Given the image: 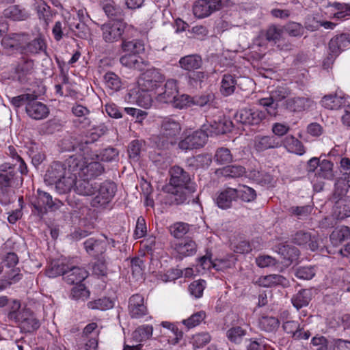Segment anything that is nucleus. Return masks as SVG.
<instances>
[{
    "mask_svg": "<svg viewBox=\"0 0 350 350\" xmlns=\"http://www.w3.org/2000/svg\"><path fill=\"white\" fill-rule=\"evenodd\" d=\"M79 149V152L67 159V165L74 172L75 176L91 180L100 176L105 168L100 162L94 161V158L95 156L98 159L99 156L92 155L91 150L87 146L80 145Z\"/></svg>",
    "mask_w": 350,
    "mask_h": 350,
    "instance_id": "nucleus-1",
    "label": "nucleus"
},
{
    "mask_svg": "<svg viewBox=\"0 0 350 350\" xmlns=\"http://www.w3.org/2000/svg\"><path fill=\"white\" fill-rule=\"evenodd\" d=\"M165 80L164 75L157 68H149L142 72L137 82L138 91L132 92V94H136V100L138 105L144 108L150 107L152 99L147 92L156 90Z\"/></svg>",
    "mask_w": 350,
    "mask_h": 350,
    "instance_id": "nucleus-2",
    "label": "nucleus"
},
{
    "mask_svg": "<svg viewBox=\"0 0 350 350\" xmlns=\"http://www.w3.org/2000/svg\"><path fill=\"white\" fill-rule=\"evenodd\" d=\"M75 179V174L69 169L67 160L65 163L59 161L52 163L44 175V181L49 185H55L57 191L59 193L70 191Z\"/></svg>",
    "mask_w": 350,
    "mask_h": 350,
    "instance_id": "nucleus-3",
    "label": "nucleus"
},
{
    "mask_svg": "<svg viewBox=\"0 0 350 350\" xmlns=\"http://www.w3.org/2000/svg\"><path fill=\"white\" fill-rule=\"evenodd\" d=\"M31 204L36 211L38 215H43L47 211H55L62 207L63 203L58 199H53L47 192L38 189L36 194L32 198Z\"/></svg>",
    "mask_w": 350,
    "mask_h": 350,
    "instance_id": "nucleus-4",
    "label": "nucleus"
},
{
    "mask_svg": "<svg viewBox=\"0 0 350 350\" xmlns=\"http://www.w3.org/2000/svg\"><path fill=\"white\" fill-rule=\"evenodd\" d=\"M288 94L289 91L287 88L279 86L271 92L269 97L259 99L258 103L266 107L269 115L275 116L278 113V103L286 98Z\"/></svg>",
    "mask_w": 350,
    "mask_h": 350,
    "instance_id": "nucleus-5",
    "label": "nucleus"
},
{
    "mask_svg": "<svg viewBox=\"0 0 350 350\" xmlns=\"http://www.w3.org/2000/svg\"><path fill=\"white\" fill-rule=\"evenodd\" d=\"M208 137V134L202 126L200 129L187 134L179 142L178 146L183 150L200 148L206 144Z\"/></svg>",
    "mask_w": 350,
    "mask_h": 350,
    "instance_id": "nucleus-6",
    "label": "nucleus"
},
{
    "mask_svg": "<svg viewBox=\"0 0 350 350\" xmlns=\"http://www.w3.org/2000/svg\"><path fill=\"white\" fill-rule=\"evenodd\" d=\"M96 191H97V194L92 200V206L95 207L105 206L114 197L116 192V185L112 181H105L100 185Z\"/></svg>",
    "mask_w": 350,
    "mask_h": 350,
    "instance_id": "nucleus-7",
    "label": "nucleus"
},
{
    "mask_svg": "<svg viewBox=\"0 0 350 350\" xmlns=\"http://www.w3.org/2000/svg\"><path fill=\"white\" fill-rule=\"evenodd\" d=\"M126 24L120 21H110L100 26L103 39L108 43L120 40L124 32Z\"/></svg>",
    "mask_w": 350,
    "mask_h": 350,
    "instance_id": "nucleus-8",
    "label": "nucleus"
},
{
    "mask_svg": "<svg viewBox=\"0 0 350 350\" xmlns=\"http://www.w3.org/2000/svg\"><path fill=\"white\" fill-rule=\"evenodd\" d=\"M46 41L41 36L30 40L28 35L25 34L21 55L27 57L39 55L42 53L46 55Z\"/></svg>",
    "mask_w": 350,
    "mask_h": 350,
    "instance_id": "nucleus-9",
    "label": "nucleus"
},
{
    "mask_svg": "<svg viewBox=\"0 0 350 350\" xmlns=\"http://www.w3.org/2000/svg\"><path fill=\"white\" fill-rule=\"evenodd\" d=\"M222 3V0H198L193 6V13L196 17L204 18L219 10Z\"/></svg>",
    "mask_w": 350,
    "mask_h": 350,
    "instance_id": "nucleus-10",
    "label": "nucleus"
},
{
    "mask_svg": "<svg viewBox=\"0 0 350 350\" xmlns=\"http://www.w3.org/2000/svg\"><path fill=\"white\" fill-rule=\"evenodd\" d=\"M282 146V139L271 135H257L253 139V148L257 152H262L270 149H277Z\"/></svg>",
    "mask_w": 350,
    "mask_h": 350,
    "instance_id": "nucleus-11",
    "label": "nucleus"
},
{
    "mask_svg": "<svg viewBox=\"0 0 350 350\" xmlns=\"http://www.w3.org/2000/svg\"><path fill=\"white\" fill-rule=\"evenodd\" d=\"M234 118L243 124L258 125L265 118V113L258 109L244 108L236 113Z\"/></svg>",
    "mask_w": 350,
    "mask_h": 350,
    "instance_id": "nucleus-12",
    "label": "nucleus"
},
{
    "mask_svg": "<svg viewBox=\"0 0 350 350\" xmlns=\"http://www.w3.org/2000/svg\"><path fill=\"white\" fill-rule=\"evenodd\" d=\"M19 324L21 329L26 332H31L38 329L40 322L35 314L28 308H24L19 312V316L14 321Z\"/></svg>",
    "mask_w": 350,
    "mask_h": 350,
    "instance_id": "nucleus-13",
    "label": "nucleus"
},
{
    "mask_svg": "<svg viewBox=\"0 0 350 350\" xmlns=\"http://www.w3.org/2000/svg\"><path fill=\"white\" fill-rule=\"evenodd\" d=\"M27 103L25 111L27 115L33 119L41 120L47 117L49 110L47 106L37 100V96L33 95V98Z\"/></svg>",
    "mask_w": 350,
    "mask_h": 350,
    "instance_id": "nucleus-14",
    "label": "nucleus"
},
{
    "mask_svg": "<svg viewBox=\"0 0 350 350\" xmlns=\"http://www.w3.org/2000/svg\"><path fill=\"white\" fill-rule=\"evenodd\" d=\"M129 311L131 317L139 319L148 314V309L144 304V298L142 295H132L129 301Z\"/></svg>",
    "mask_w": 350,
    "mask_h": 350,
    "instance_id": "nucleus-15",
    "label": "nucleus"
},
{
    "mask_svg": "<svg viewBox=\"0 0 350 350\" xmlns=\"http://www.w3.org/2000/svg\"><path fill=\"white\" fill-rule=\"evenodd\" d=\"M237 194L236 189L226 187L218 191L214 200L219 208L228 209L237 200Z\"/></svg>",
    "mask_w": 350,
    "mask_h": 350,
    "instance_id": "nucleus-16",
    "label": "nucleus"
},
{
    "mask_svg": "<svg viewBox=\"0 0 350 350\" xmlns=\"http://www.w3.org/2000/svg\"><path fill=\"white\" fill-rule=\"evenodd\" d=\"M181 131L180 123L170 117L165 118L161 123V133L168 139L170 143H173V140L179 135Z\"/></svg>",
    "mask_w": 350,
    "mask_h": 350,
    "instance_id": "nucleus-17",
    "label": "nucleus"
},
{
    "mask_svg": "<svg viewBox=\"0 0 350 350\" xmlns=\"http://www.w3.org/2000/svg\"><path fill=\"white\" fill-rule=\"evenodd\" d=\"M170 185L176 188H185L189 185L191 178L188 172L179 166H174L170 170Z\"/></svg>",
    "mask_w": 350,
    "mask_h": 350,
    "instance_id": "nucleus-18",
    "label": "nucleus"
},
{
    "mask_svg": "<svg viewBox=\"0 0 350 350\" xmlns=\"http://www.w3.org/2000/svg\"><path fill=\"white\" fill-rule=\"evenodd\" d=\"M313 104L314 101L309 97L296 96L288 98L284 103V107L293 112H301L308 110Z\"/></svg>",
    "mask_w": 350,
    "mask_h": 350,
    "instance_id": "nucleus-19",
    "label": "nucleus"
},
{
    "mask_svg": "<svg viewBox=\"0 0 350 350\" xmlns=\"http://www.w3.org/2000/svg\"><path fill=\"white\" fill-rule=\"evenodd\" d=\"M232 122L226 118L219 119L218 121H214L213 123L204 124L202 128L205 129V132L208 136L213 135L224 134L231 131Z\"/></svg>",
    "mask_w": 350,
    "mask_h": 350,
    "instance_id": "nucleus-20",
    "label": "nucleus"
},
{
    "mask_svg": "<svg viewBox=\"0 0 350 350\" xmlns=\"http://www.w3.org/2000/svg\"><path fill=\"white\" fill-rule=\"evenodd\" d=\"M34 61L27 56H23L15 67V73L20 81L23 82L33 72Z\"/></svg>",
    "mask_w": 350,
    "mask_h": 350,
    "instance_id": "nucleus-21",
    "label": "nucleus"
},
{
    "mask_svg": "<svg viewBox=\"0 0 350 350\" xmlns=\"http://www.w3.org/2000/svg\"><path fill=\"white\" fill-rule=\"evenodd\" d=\"M350 47V35L340 33L333 37L329 42L330 52L335 56L338 55L341 51Z\"/></svg>",
    "mask_w": 350,
    "mask_h": 350,
    "instance_id": "nucleus-22",
    "label": "nucleus"
},
{
    "mask_svg": "<svg viewBox=\"0 0 350 350\" xmlns=\"http://www.w3.org/2000/svg\"><path fill=\"white\" fill-rule=\"evenodd\" d=\"M293 242L299 245L308 247L312 251L319 248V239L308 232L299 230L293 237Z\"/></svg>",
    "mask_w": 350,
    "mask_h": 350,
    "instance_id": "nucleus-23",
    "label": "nucleus"
},
{
    "mask_svg": "<svg viewBox=\"0 0 350 350\" xmlns=\"http://www.w3.org/2000/svg\"><path fill=\"white\" fill-rule=\"evenodd\" d=\"M178 92L177 81L168 79L162 88V92L157 94V99L161 103H170L176 98Z\"/></svg>",
    "mask_w": 350,
    "mask_h": 350,
    "instance_id": "nucleus-24",
    "label": "nucleus"
},
{
    "mask_svg": "<svg viewBox=\"0 0 350 350\" xmlns=\"http://www.w3.org/2000/svg\"><path fill=\"white\" fill-rule=\"evenodd\" d=\"M88 275V272L83 267L69 266L64 275V281L68 284L81 283Z\"/></svg>",
    "mask_w": 350,
    "mask_h": 350,
    "instance_id": "nucleus-25",
    "label": "nucleus"
},
{
    "mask_svg": "<svg viewBox=\"0 0 350 350\" xmlns=\"http://www.w3.org/2000/svg\"><path fill=\"white\" fill-rule=\"evenodd\" d=\"M255 283L260 286L267 288L276 286L286 287L288 285V280L281 275L271 274L258 278Z\"/></svg>",
    "mask_w": 350,
    "mask_h": 350,
    "instance_id": "nucleus-26",
    "label": "nucleus"
},
{
    "mask_svg": "<svg viewBox=\"0 0 350 350\" xmlns=\"http://www.w3.org/2000/svg\"><path fill=\"white\" fill-rule=\"evenodd\" d=\"M24 38L25 34L13 33L5 36L1 40V44L5 49L21 54Z\"/></svg>",
    "mask_w": 350,
    "mask_h": 350,
    "instance_id": "nucleus-27",
    "label": "nucleus"
},
{
    "mask_svg": "<svg viewBox=\"0 0 350 350\" xmlns=\"http://www.w3.org/2000/svg\"><path fill=\"white\" fill-rule=\"evenodd\" d=\"M334 215L336 219H344L350 217V196L338 200L334 206Z\"/></svg>",
    "mask_w": 350,
    "mask_h": 350,
    "instance_id": "nucleus-28",
    "label": "nucleus"
},
{
    "mask_svg": "<svg viewBox=\"0 0 350 350\" xmlns=\"http://www.w3.org/2000/svg\"><path fill=\"white\" fill-rule=\"evenodd\" d=\"M15 164L4 163L0 165V187L10 188L16 175Z\"/></svg>",
    "mask_w": 350,
    "mask_h": 350,
    "instance_id": "nucleus-29",
    "label": "nucleus"
},
{
    "mask_svg": "<svg viewBox=\"0 0 350 350\" xmlns=\"http://www.w3.org/2000/svg\"><path fill=\"white\" fill-rule=\"evenodd\" d=\"M86 252L91 256H96L106 251L107 243L104 241L90 238L84 243Z\"/></svg>",
    "mask_w": 350,
    "mask_h": 350,
    "instance_id": "nucleus-30",
    "label": "nucleus"
},
{
    "mask_svg": "<svg viewBox=\"0 0 350 350\" xmlns=\"http://www.w3.org/2000/svg\"><path fill=\"white\" fill-rule=\"evenodd\" d=\"M76 176V179L72 189L81 196H91L96 193V187H94L88 180L90 179L79 178Z\"/></svg>",
    "mask_w": 350,
    "mask_h": 350,
    "instance_id": "nucleus-31",
    "label": "nucleus"
},
{
    "mask_svg": "<svg viewBox=\"0 0 350 350\" xmlns=\"http://www.w3.org/2000/svg\"><path fill=\"white\" fill-rule=\"evenodd\" d=\"M178 63L183 70L191 71L200 68L202 64V60L200 55L193 54L181 57Z\"/></svg>",
    "mask_w": 350,
    "mask_h": 350,
    "instance_id": "nucleus-32",
    "label": "nucleus"
},
{
    "mask_svg": "<svg viewBox=\"0 0 350 350\" xmlns=\"http://www.w3.org/2000/svg\"><path fill=\"white\" fill-rule=\"evenodd\" d=\"M282 142V146L290 152L298 155H303L306 152L302 142L293 135L286 136Z\"/></svg>",
    "mask_w": 350,
    "mask_h": 350,
    "instance_id": "nucleus-33",
    "label": "nucleus"
},
{
    "mask_svg": "<svg viewBox=\"0 0 350 350\" xmlns=\"http://www.w3.org/2000/svg\"><path fill=\"white\" fill-rule=\"evenodd\" d=\"M323 107L331 110H337L346 104V98L344 96L336 94L325 96L321 100Z\"/></svg>",
    "mask_w": 350,
    "mask_h": 350,
    "instance_id": "nucleus-34",
    "label": "nucleus"
},
{
    "mask_svg": "<svg viewBox=\"0 0 350 350\" xmlns=\"http://www.w3.org/2000/svg\"><path fill=\"white\" fill-rule=\"evenodd\" d=\"M312 299V292L310 289H301L291 298L293 306L297 310L307 306Z\"/></svg>",
    "mask_w": 350,
    "mask_h": 350,
    "instance_id": "nucleus-35",
    "label": "nucleus"
},
{
    "mask_svg": "<svg viewBox=\"0 0 350 350\" xmlns=\"http://www.w3.org/2000/svg\"><path fill=\"white\" fill-rule=\"evenodd\" d=\"M282 327L284 330L289 334H291L293 338L296 340L308 339L310 336V332L307 330L304 332V336H301L299 330V323L295 321H287L283 323Z\"/></svg>",
    "mask_w": 350,
    "mask_h": 350,
    "instance_id": "nucleus-36",
    "label": "nucleus"
},
{
    "mask_svg": "<svg viewBox=\"0 0 350 350\" xmlns=\"http://www.w3.org/2000/svg\"><path fill=\"white\" fill-rule=\"evenodd\" d=\"M236 77L230 74H225L223 75L221 81L220 92L224 96H228L232 94L237 86Z\"/></svg>",
    "mask_w": 350,
    "mask_h": 350,
    "instance_id": "nucleus-37",
    "label": "nucleus"
},
{
    "mask_svg": "<svg viewBox=\"0 0 350 350\" xmlns=\"http://www.w3.org/2000/svg\"><path fill=\"white\" fill-rule=\"evenodd\" d=\"M3 16L13 21H23L28 18V13L18 5H12L3 10Z\"/></svg>",
    "mask_w": 350,
    "mask_h": 350,
    "instance_id": "nucleus-38",
    "label": "nucleus"
},
{
    "mask_svg": "<svg viewBox=\"0 0 350 350\" xmlns=\"http://www.w3.org/2000/svg\"><path fill=\"white\" fill-rule=\"evenodd\" d=\"M315 176L317 179L332 180L334 177L333 163L326 159L322 160Z\"/></svg>",
    "mask_w": 350,
    "mask_h": 350,
    "instance_id": "nucleus-39",
    "label": "nucleus"
},
{
    "mask_svg": "<svg viewBox=\"0 0 350 350\" xmlns=\"http://www.w3.org/2000/svg\"><path fill=\"white\" fill-rule=\"evenodd\" d=\"M69 266L59 261H53L47 268L46 273L49 278H55L59 275H62L64 279V275L69 269Z\"/></svg>",
    "mask_w": 350,
    "mask_h": 350,
    "instance_id": "nucleus-40",
    "label": "nucleus"
},
{
    "mask_svg": "<svg viewBox=\"0 0 350 350\" xmlns=\"http://www.w3.org/2000/svg\"><path fill=\"white\" fill-rule=\"evenodd\" d=\"M68 27L70 31L72 32L75 36L80 38H86L88 37V28L84 23L77 21L75 18L70 21V18H69Z\"/></svg>",
    "mask_w": 350,
    "mask_h": 350,
    "instance_id": "nucleus-41",
    "label": "nucleus"
},
{
    "mask_svg": "<svg viewBox=\"0 0 350 350\" xmlns=\"http://www.w3.org/2000/svg\"><path fill=\"white\" fill-rule=\"evenodd\" d=\"M176 250L182 257L194 255L197 252L196 242L191 239H187L184 242L176 245Z\"/></svg>",
    "mask_w": 350,
    "mask_h": 350,
    "instance_id": "nucleus-42",
    "label": "nucleus"
},
{
    "mask_svg": "<svg viewBox=\"0 0 350 350\" xmlns=\"http://www.w3.org/2000/svg\"><path fill=\"white\" fill-rule=\"evenodd\" d=\"M350 238V229L345 226L335 228L330 234L332 243L337 245Z\"/></svg>",
    "mask_w": 350,
    "mask_h": 350,
    "instance_id": "nucleus-43",
    "label": "nucleus"
},
{
    "mask_svg": "<svg viewBox=\"0 0 350 350\" xmlns=\"http://www.w3.org/2000/svg\"><path fill=\"white\" fill-rule=\"evenodd\" d=\"M122 49L129 54H139L144 51V43L139 40H126L122 42Z\"/></svg>",
    "mask_w": 350,
    "mask_h": 350,
    "instance_id": "nucleus-44",
    "label": "nucleus"
},
{
    "mask_svg": "<svg viewBox=\"0 0 350 350\" xmlns=\"http://www.w3.org/2000/svg\"><path fill=\"white\" fill-rule=\"evenodd\" d=\"M153 327L152 325H143L137 327L132 334L133 339L137 342H142L150 338L152 335Z\"/></svg>",
    "mask_w": 350,
    "mask_h": 350,
    "instance_id": "nucleus-45",
    "label": "nucleus"
},
{
    "mask_svg": "<svg viewBox=\"0 0 350 350\" xmlns=\"http://www.w3.org/2000/svg\"><path fill=\"white\" fill-rule=\"evenodd\" d=\"M220 173L225 177L235 178L242 176L245 173V169L240 165H231L221 169Z\"/></svg>",
    "mask_w": 350,
    "mask_h": 350,
    "instance_id": "nucleus-46",
    "label": "nucleus"
},
{
    "mask_svg": "<svg viewBox=\"0 0 350 350\" xmlns=\"http://www.w3.org/2000/svg\"><path fill=\"white\" fill-rule=\"evenodd\" d=\"M278 325L279 321L273 317H262L258 322L259 328L267 332H271L276 330Z\"/></svg>",
    "mask_w": 350,
    "mask_h": 350,
    "instance_id": "nucleus-47",
    "label": "nucleus"
},
{
    "mask_svg": "<svg viewBox=\"0 0 350 350\" xmlns=\"http://www.w3.org/2000/svg\"><path fill=\"white\" fill-rule=\"evenodd\" d=\"M247 331L240 326H235L230 328L226 332L227 338L234 344L241 343L243 337L246 335Z\"/></svg>",
    "mask_w": 350,
    "mask_h": 350,
    "instance_id": "nucleus-48",
    "label": "nucleus"
},
{
    "mask_svg": "<svg viewBox=\"0 0 350 350\" xmlns=\"http://www.w3.org/2000/svg\"><path fill=\"white\" fill-rule=\"evenodd\" d=\"M279 253L286 260L285 262L291 263L298 258L299 252L295 247L290 245H283L279 248Z\"/></svg>",
    "mask_w": 350,
    "mask_h": 350,
    "instance_id": "nucleus-49",
    "label": "nucleus"
},
{
    "mask_svg": "<svg viewBox=\"0 0 350 350\" xmlns=\"http://www.w3.org/2000/svg\"><path fill=\"white\" fill-rule=\"evenodd\" d=\"M214 160L219 165H225L232 161L233 156L228 148L221 147L217 149Z\"/></svg>",
    "mask_w": 350,
    "mask_h": 350,
    "instance_id": "nucleus-50",
    "label": "nucleus"
},
{
    "mask_svg": "<svg viewBox=\"0 0 350 350\" xmlns=\"http://www.w3.org/2000/svg\"><path fill=\"white\" fill-rule=\"evenodd\" d=\"M88 307L92 310H107L113 307V301L109 297H102L88 303Z\"/></svg>",
    "mask_w": 350,
    "mask_h": 350,
    "instance_id": "nucleus-51",
    "label": "nucleus"
},
{
    "mask_svg": "<svg viewBox=\"0 0 350 350\" xmlns=\"http://www.w3.org/2000/svg\"><path fill=\"white\" fill-rule=\"evenodd\" d=\"M237 199L240 198L242 201L250 202L253 201L256 196V191L252 188L246 185L239 186L236 189Z\"/></svg>",
    "mask_w": 350,
    "mask_h": 350,
    "instance_id": "nucleus-52",
    "label": "nucleus"
},
{
    "mask_svg": "<svg viewBox=\"0 0 350 350\" xmlns=\"http://www.w3.org/2000/svg\"><path fill=\"white\" fill-rule=\"evenodd\" d=\"M172 236L176 239L183 237L189 230V225L185 222H176L169 228Z\"/></svg>",
    "mask_w": 350,
    "mask_h": 350,
    "instance_id": "nucleus-53",
    "label": "nucleus"
},
{
    "mask_svg": "<svg viewBox=\"0 0 350 350\" xmlns=\"http://www.w3.org/2000/svg\"><path fill=\"white\" fill-rule=\"evenodd\" d=\"M282 29L275 25L269 26L267 30L261 32V36H265L269 42L277 43L282 38Z\"/></svg>",
    "mask_w": 350,
    "mask_h": 350,
    "instance_id": "nucleus-54",
    "label": "nucleus"
},
{
    "mask_svg": "<svg viewBox=\"0 0 350 350\" xmlns=\"http://www.w3.org/2000/svg\"><path fill=\"white\" fill-rule=\"evenodd\" d=\"M193 191L191 187H185V188L178 189L174 187V191L172 193L174 194L176 204H181L185 203Z\"/></svg>",
    "mask_w": 350,
    "mask_h": 350,
    "instance_id": "nucleus-55",
    "label": "nucleus"
},
{
    "mask_svg": "<svg viewBox=\"0 0 350 350\" xmlns=\"http://www.w3.org/2000/svg\"><path fill=\"white\" fill-rule=\"evenodd\" d=\"M170 104L176 109L187 108L192 105V97L187 94H178V92L176 98L172 100Z\"/></svg>",
    "mask_w": 350,
    "mask_h": 350,
    "instance_id": "nucleus-56",
    "label": "nucleus"
},
{
    "mask_svg": "<svg viewBox=\"0 0 350 350\" xmlns=\"http://www.w3.org/2000/svg\"><path fill=\"white\" fill-rule=\"evenodd\" d=\"M66 26H68V23L61 21L55 22L52 29V33L56 41L61 40L64 36H68L70 30H68V28H66Z\"/></svg>",
    "mask_w": 350,
    "mask_h": 350,
    "instance_id": "nucleus-57",
    "label": "nucleus"
},
{
    "mask_svg": "<svg viewBox=\"0 0 350 350\" xmlns=\"http://www.w3.org/2000/svg\"><path fill=\"white\" fill-rule=\"evenodd\" d=\"M332 6L337 10V12L334 14V18L342 21L350 16L349 4L334 2L332 3Z\"/></svg>",
    "mask_w": 350,
    "mask_h": 350,
    "instance_id": "nucleus-58",
    "label": "nucleus"
},
{
    "mask_svg": "<svg viewBox=\"0 0 350 350\" xmlns=\"http://www.w3.org/2000/svg\"><path fill=\"white\" fill-rule=\"evenodd\" d=\"M206 317V314L204 311H199L193 314L190 317L182 321L188 329L193 328L198 325Z\"/></svg>",
    "mask_w": 350,
    "mask_h": 350,
    "instance_id": "nucleus-59",
    "label": "nucleus"
},
{
    "mask_svg": "<svg viewBox=\"0 0 350 350\" xmlns=\"http://www.w3.org/2000/svg\"><path fill=\"white\" fill-rule=\"evenodd\" d=\"M89 296H90L89 291L86 288L85 285L82 283L75 284V286L71 290L70 297L74 299L84 300V299L88 298Z\"/></svg>",
    "mask_w": 350,
    "mask_h": 350,
    "instance_id": "nucleus-60",
    "label": "nucleus"
},
{
    "mask_svg": "<svg viewBox=\"0 0 350 350\" xmlns=\"http://www.w3.org/2000/svg\"><path fill=\"white\" fill-rule=\"evenodd\" d=\"M104 80L106 85L115 91L120 89L122 83L120 78L113 72H107L104 75Z\"/></svg>",
    "mask_w": 350,
    "mask_h": 350,
    "instance_id": "nucleus-61",
    "label": "nucleus"
},
{
    "mask_svg": "<svg viewBox=\"0 0 350 350\" xmlns=\"http://www.w3.org/2000/svg\"><path fill=\"white\" fill-rule=\"evenodd\" d=\"M312 207L310 205L302 206H293L288 208V212L291 215L297 217L299 219H303L308 217L312 212Z\"/></svg>",
    "mask_w": 350,
    "mask_h": 350,
    "instance_id": "nucleus-62",
    "label": "nucleus"
},
{
    "mask_svg": "<svg viewBox=\"0 0 350 350\" xmlns=\"http://www.w3.org/2000/svg\"><path fill=\"white\" fill-rule=\"evenodd\" d=\"M206 286V282L204 280H195L189 286V291L191 295L196 298H200L203 295Z\"/></svg>",
    "mask_w": 350,
    "mask_h": 350,
    "instance_id": "nucleus-63",
    "label": "nucleus"
},
{
    "mask_svg": "<svg viewBox=\"0 0 350 350\" xmlns=\"http://www.w3.org/2000/svg\"><path fill=\"white\" fill-rule=\"evenodd\" d=\"M312 344L317 347L316 350H333L332 340H327L323 336L313 337Z\"/></svg>",
    "mask_w": 350,
    "mask_h": 350,
    "instance_id": "nucleus-64",
    "label": "nucleus"
}]
</instances>
